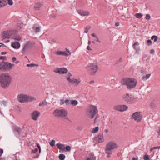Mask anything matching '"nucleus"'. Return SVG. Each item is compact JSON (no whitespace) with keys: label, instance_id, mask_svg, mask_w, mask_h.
<instances>
[{"label":"nucleus","instance_id":"nucleus-1","mask_svg":"<svg viewBox=\"0 0 160 160\" xmlns=\"http://www.w3.org/2000/svg\"><path fill=\"white\" fill-rule=\"evenodd\" d=\"M11 77L7 73L2 74L0 75V84L4 88H7L12 82Z\"/></svg>","mask_w":160,"mask_h":160},{"label":"nucleus","instance_id":"nucleus-2","mask_svg":"<svg viewBox=\"0 0 160 160\" xmlns=\"http://www.w3.org/2000/svg\"><path fill=\"white\" fill-rule=\"evenodd\" d=\"M122 85L126 86L129 89L134 88L137 84V81L133 78H126L123 79L121 81Z\"/></svg>","mask_w":160,"mask_h":160},{"label":"nucleus","instance_id":"nucleus-3","mask_svg":"<svg viewBox=\"0 0 160 160\" xmlns=\"http://www.w3.org/2000/svg\"><path fill=\"white\" fill-rule=\"evenodd\" d=\"M17 99L19 102L22 103L30 102L36 100V98L32 96H28L23 94L19 95L18 96Z\"/></svg>","mask_w":160,"mask_h":160},{"label":"nucleus","instance_id":"nucleus-4","mask_svg":"<svg viewBox=\"0 0 160 160\" xmlns=\"http://www.w3.org/2000/svg\"><path fill=\"white\" fill-rule=\"evenodd\" d=\"M117 147L118 145L115 142L110 141L106 144L105 150V152L108 154H111L112 153L113 150Z\"/></svg>","mask_w":160,"mask_h":160},{"label":"nucleus","instance_id":"nucleus-5","mask_svg":"<svg viewBox=\"0 0 160 160\" xmlns=\"http://www.w3.org/2000/svg\"><path fill=\"white\" fill-rule=\"evenodd\" d=\"M122 99L124 101L130 104H132L135 103L138 100L137 97L128 94H126L123 95L122 96Z\"/></svg>","mask_w":160,"mask_h":160},{"label":"nucleus","instance_id":"nucleus-6","mask_svg":"<svg viewBox=\"0 0 160 160\" xmlns=\"http://www.w3.org/2000/svg\"><path fill=\"white\" fill-rule=\"evenodd\" d=\"M98 65L95 63H90L87 66V70L91 75H94L98 71Z\"/></svg>","mask_w":160,"mask_h":160},{"label":"nucleus","instance_id":"nucleus-7","mask_svg":"<svg viewBox=\"0 0 160 160\" xmlns=\"http://www.w3.org/2000/svg\"><path fill=\"white\" fill-rule=\"evenodd\" d=\"M98 112V110L97 107L93 105H90L87 110L88 116L91 119L93 118Z\"/></svg>","mask_w":160,"mask_h":160},{"label":"nucleus","instance_id":"nucleus-8","mask_svg":"<svg viewBox=\"0 0 160 160\" xmlns=\"http://www.w3.org/2000/svg\"><path fill=\"white\" fill-rule=\"evenodd\" d=\"M14 65L7 62L2 61L0 62V70L2 71H7L11 70L12 67Z\"/></svg>","mask_w":160,"mask_h":160},{"label":"nucleus","instance_id":"nucleus-9","mask_svg":"<svg viewBox=\"0 0 160 160\" xmlns=\"http://www.w3.org/2000/svg\"><path fill=\"white\" fill-rule=\"evenodd\" d=\"M67 112L63 109H56L53 112V115L57 117H64L67 115Z\"/></svg>","mask_w":160,"mask_h":160},{"label":"nucleus","instance_id":"nucleus-10","mask_svg":"<svg viewBox=\"0 0 160 160\" xmlns=\"http://www.w3.org/2000/svg\"><path fill=\"white\" fill-rule=\"evenodd\" d=\"M35 43L32 41H29L27 42L24 45L22 50V53H25L28 52L30 49L32 48Z\"/></svg>","mask_w":160,"mask_h":160},{"label":"nucleus","instance_id":"nucleus-11","mask_svg":"<svg viewBox=\"0 0 160 160\" xmlns=\"http://www.w3.org/2000/svg\"><path fill=\"white\" fill-rule=\"evenodd\" d=\"M128 108V106L125 105H118L114 106L113 109L121 112H123L126 111Z\"/></svg>","mask_w":160,"mask_h":160},{"label":"nucleus","instance_id":"nucleus-12","mask_svg":"<svg viewBox=\"0 0 160 160\" xmlns=\"http://www.w3.org/2000/svg\"><path fill=\"white\" fill-rule=\"evenodd\" d=\"M72 75V74L70 73H68V77L67 78V79L70 83L72 84H74L76 86L78 85L81 82L80 79H76L73 78L71 79L70 77Z\"/></svg>","mask_w":160,"mask_h":160},{"label":"nucleus","instance_id":"nucleus-13","mask_svg":"<svg viewBox=\"0 0 160 160\" xmlns=\"http://www.w3.org/2000/svg\"><path fill=\"white\" fill-rule=\"evenodd\" d=\"M142 118V116L140 112H136L132 114L131 117V118L133 119L137 122H141Z\"/></svg>","mask_w":160,"mask_h":160},{"label":"nucleus","instance_id":"nucleus-14","mask_svg":"<svg viewBox=\"0 0 160 160\" xmlns=\"http://www.w3.org/2000/svg\"><path fill=\"white\" fill-rule=\"evenodd\" d=\"M13 33V32L12 30H8L3 32L2 34L3 39L9 38Z\"/></svg>","mask_w":160,"mask_h":160},{"label":"nucleus","instance_id":"nucleus-15","mask_svg":"<svg viewBox=\"0 0 160 160\" xmlns=\"http://www.w3.org/2000/svg\"><path fill=\"white\" fill-rule=\"evenodd\" d=\"M40 115V113L39 111H34L31 113L32 118L33 120L36 121L37 120Z\"/></svg>","mask_w":160,"mask_h":160},{"label":"nucleus","instance_id":"nucleus-16","mask_svg":"<svg viewBox=\"0 0 160 160\" xmlns=\"http://www.w3.org/2000/svg\"><path fill=\"white\" fill-rule=\"evenodd\" d=\"M97 139L98 142L101 143L104 141V139L103 138V135L102 133L98 135L97 137Z\"/></svg>","mask_w":160,"mask_h":160},{"label":"nucleus","instance_id":"nucleus-17","mask_svg":"<svg viewBox=\"0 0 160 160\" xmlns=\"http://www.w3.org/2000/svg\"><path fill=\"white\" fill-rule=\"evenodd\" d=\"M77 12L81 16H88L89 14V12L87 11H77Z\"/></svg>","mask_w":160,"mask_h":160},{"label":"nucleus","instance_id":"nucleus-18","mask_svg":"<svg viewBox=\"0 0 160 160\" xmlns=\"http://www.w3.org/2000/svg\"><path fill=\"white\" fill-rule=\"evenodd\" d=\"M33 29L34 30L35 33H37L40 32L41 29V27L38 26V24H34L32 27Z\"/></svg>","mask_w":160,"mask_h":160},{"label":"nucleus","instance_id":"nucleus-19","mask_svg":"<svg viewBox=\"0 0 160 160\" xmlns=\"http://www.w3.org/2000/svg\"><path fill=\"white\" fill-rule=\"evenodd\" d=\"M11 46L14 49H18L20 48V45L18 42H15L12 43Z\"/></svg>","mask_w":160,"mask_h":160},{"label":"nucleus","instance_id":"nucleus-20","mask_svg":"<svg viewBox=\"0 0 160 160\" xmlns=\"http://www.w3.org/2000/svg\"><path fill=\"white\" fill-rule=\"evenodd\" d=\"M57 148L61 150L65 151V145L61 143H57L56 144Z\"/></svg>","mask_w":160,"mask_h":160},{"label":"nucleus","instance_id":"nucleus-21","mask_svg":"<svg viewBox=\"0 0 160 160\" xmlns=\"http://www.w3.org/2000/svg\"><path fill=\"white\" fill-rule=\"evenodd\" d=\"M139 44L138 42H136L133 45V48L136 50V52L139 51L140 50L139 47Z\"/></svg>","mask_w":160,"mask_h":160},{"label":"nucleus","instance_id":"nucleus-22","mask_svg":"<svg viewBox=\"0 0 160 160\" xmlns=\"http://www.w3.org/2000/svg\"><path fill=\"white\" fill-rule=\"evenodd\" d=\"M68 72V69L65 68H60V74H63L66 73Z\"/></svg>","mask_w":160,"mask_h":160},{"label":"nucleus","instance_id":"nucleus-23","mask_svg":"<svg viewBox=\"0 0 160 160\" xmlns=\"http://www.w3.org/2000/svg\"><path fill=\"white\" fill-rule=\"evenodd\" d=\"M66 51H62V55L65 56H68L71 54L69 49H66Z\"/></svg>","mask_w":160,"mask_h":160},{"label":"nucleus","instance_id":"nucleus-24","mask_svg":"<svg viewBox=\"0 0 160 160\" xmlns=\"http://www.w3.org/2000/svg\"><path fill=\"white\" fill-rule=\"evenodd\" d=\"M151 76L150 74H147L145 75H144L142 78V80L143 81H145L148 79Z\"/></svg>","mask_w":160,"mask_h":160},{"label":"nucleus","instance_id":"nucleus-25","mask_svg":"<svg viewBox=\"0 0 160 160\" xmlns=\"http://www.w3.org/2000/svg\"><path fill=\"white\" fill-rule=\"evenodd\" d=\"M78 102L76 100H71L70 104L73 106H75L78 104Z\"/></svg>","mask_w":160,"mask_h":160},{"label":"nucleus","instance_id":"nucleus-26","mask_svg":"<svg viewBox=\"0 0 160 160\" xmlns=\"http://www.w3.org/2000/svg\"><path fill=\"white\" fill-rule=\"evenodd\" d=\"M7 4L6 1L4 0L0 1V7L4 6Z\"/></svg>","mask_w":160,"mask_h":160},{"label":"nucleus","instance_id":"nucleus-27","mask_svg":"<svg viewBox=\"0 0 160 160\" xmlns=\"http://www.w3.org/2000/svg\"><path fill=\"white\" fill-rule=\"evenodd\" d=\"M41 5L40 3H37L34 6V9L35 10H38L40 9Z\"/></svg>","mask_w":160,"mask_h":160},{"label":"nucleus","instance_id":"nucleus-28","mask_svg":"<svg viewBox=\"0 0 160 160\" xmlns=\"http://www.w3.org/2000/svg\"><path fill=\"white\" fill-rule=\"evenodd\" d=\"M14 130L19 133L21 131V128L19 127H16L14 128Z\"/></svg>","mask_w":160,"mask_h":160},{"label":"nucleus","instance_id":"nucleus-29","mask_svg":"<svg viewBox=\"0 0 160 160\" xmlns=\"http://www.w3.org/2000/svg\"><path fill=\"white\" fill-rule=\"evenodd\" d=\"M87 160H96V157L94 155H92L88 158Z\"/></svg>","mask_w":160,"mask_h":160},{"label":"nucleus","instance_id":"nucleus-30","mask_svg":"<svg viewBox=\"0 0 160 160\" xmlns=\"http://www.w3.org/2000/svg\"><path fill=\"white\" fill-rule=\"evenodd\" d=\"M47 104V102L45 101H44L41 102L39 103V106L41 107H43Z\"/></svg>","mask_w":160,"mask_h":160},{"label":"nucleus","instance_id":"nucleus-31","mask_svg":"<svg viewBox=\"0 0 160 160\" xmlns=\"http://www.w3.org/2000/svg\"><path fill=\"white\" fill-rule=\"evenodd\" d=\"M65 158V156L62 154H60L59 156V158L60 160H64Z\"/></svg>","mask_w":160,"mask_h":160},{"label":"nucleus","instance_id":"nucleus-32","mask_svg":"<svg viewBox=\"0 0 160 160\" xmlns=\"http://www.w3.org/2000/svg\"><path fill=\"white\" fill-rule=\"evenodd\" d=\"M13 39L15 40L20 41L21 40V38L19 36H16L13 37Z\"/></svg>","mask_w":160,"mask_h":160},{"label":"nucleus","instance_id":"nucleus-33","mask_svg":"<svg viewBox=\"0 0 160 160\" xmlns=\"http://www.w3.org/2000/svg\"><path fill=\"white\" fill-rule=\"evenodd\" d=\"M55 143V141L54 140H52L49 142V144L51 147L54 146Z\"/></svg>","mask_w":160,"mask_h":160},{"label":"nucleus","instance_id":"nucleus-34","mask_svg":"<svg viewBox=\"0 0 160 160\" xmlns=\"http://www.w3.org/2000/svg\"><path fill=\"white\" fill-rule=\"evenodd\" d=\"M91 27L89 26H87L85 28L84 32L86 33L88 32V30L90 29Z\"/></svg>","mask_w":160,"mask_h":160},{"label":"nucleus","instance_id":"nucleus-35","mask_svg":"<svg viewBox=\"0 0 160 160\" xmlns=\"http://www.w3.org/2000/svg\"><path fill=\"white\" fill-rule=\"evenodd\" d=\"M99 130V128L98 127H96L94 128L92 130V132L93 133L97 132Z\"/></svg>","mask_w":160,"mask_h":160},{"label":"nucleus","instance_id":"nucleus-36","mask_svg":"<svg viewBox=\"0 0 160 160\" xmlns=\"http://www.w3.org/2000/svg\"><path fill=\"white\" fill-rule=\"evenodd\" d=\"M151 39L152 40H154V42H155L158 40V38L156 36H153L151 37Z\"/></svg>","mask_w":160,"mask_h":160},{"label":"nucleus","instance_id":"nucleus-37","mask_svg":"<svg viewBox=\"0 0 160 160\" xmlns=\"http://www.w3.org/2000/svg\"><path fill=\"white\" fill-rule=\"evenodd\" d=\"M71 149V147L67 145L65 147V151H70Z\"/></svg>","mask_w":160,"mask_h":160},{"label":"nucleus","instance_id":"nucleus-38","mask_svg":"<svg viewBox=\"0 0 160 160\" xmlns=\"http://www.w3.org/2000/svg\"><path fill=\"white\" fill-rule=\"evenodd\" d=\"M135 16L137 18H140L142 17V15L141 13H136L135 14Z\"/></svg>","mask_w":160,"mask_h":160},{"label":"nucleus","instance_id":"nucleus-39","mask_svg":"<svg viewBox=\"0 0 160 160\" xmlns=\"http://www.w3.org/2000/svg\"><path fill=\"white\" fill-rule=\"evenodd\" d=\"M150 107L152 108H154L156 107V104L154 102H152L150 104Z\"/></svg>","mask_w":160,"mask_h":160},{"label":"nucleus","instance_id":"nucleus-40","mask_svg":"<svg viewBox=\"0 0 160 160\" xmlns=\"http://www.w3.org/2000/svg\"><path fill=\"white\" fill-rule=\"evenodd\" d=\"M70 100L68 99H66L65 100V103L67 105H69L70 104Z\"/></svg>","mask_w":160,"mask_h":160},{"label":"nucleus","instance_id":"nucleus-41","mask_svg":"<svg viewBox=\"0 0 160 160\" xmlns=\"http://www.w3.org/2000/svg\"><path fill=\"white\" fill-rule=\"evenodd\" d=\"M143 158L144 160H150L149 156L147 154L145 155L144 156Z\"/></svg>","mask_w":160,"mask_h":160},{"label":"nucleus","instance_id":"nucleus-42","mask_svg":"<svg viewBox=\"0 0 160 160\" xmlns=\"http://www.w3.org/2000/svg\"><path fill=\"white\" fill-rule=\"evenodd\" d=\"M54 72L56 73L60 74V68H57L54 70Z\"/></svg>","mask_w":160,"mask_h":160},{"label":"nucleus","instance_id":"nucleus-43","mask_svg":"<svg viewBox=\"0 0 160 160\" xmlns=\"http://www.w3.org/2000/svg\"><path fill=\"white\" fill-rule=\"evenodd\" d=\"M145 18L147 20H149L150 19L151 16L149 14H147Z\"/></svg>","mask_w":160,"mask_h":160},{"label":"nucleus","instance_id":"nucleus-44","mask_svg":"<svg viewBox=\"0 0 160 160\" xmlns=\"http://www.w3.org/2000/svg\"><path fill=\"white\" fill-rule=\"evenodd\" d=\"M57 55H62V51H58L55 53Z\"/></svg>","mask_w":160,"mask_h":160},{"label":"nucleus","instance_id":"nucleus-45","mask_svg":"<svg viewBox=\"0 0 160 160\" xmlns=\"http://www.w3.org/2000/svg\"><path fill=\"white\" fill-rule=\"evenodd\" d=\"M8 3L9 5H12L13 4V2L12 0H7Z\"/></svg>","mask_w":160,"mask_h":160},{"label":"nucleus","instance_id":"nucleus-46","mask_svg":"<svg viewBox=\"0 0 160 160\" xmlns=\"http://www.w3.org/2000/svg\"><path fill=\"white\" fill-rule=\"evenodd\" d=\"M147 42L148 46L150 45L152 43V41L150 39L147 40Z\"/></svg>","mask_w":160,"mask_h":160},{"label":"nucleus","instance_id":"nucleus-47","mask_svg":"<svg viewBox=\"0 0 160 160\" xmlns=\"http://www.w3.org/2000/svg\"><path fill=\"white\" fill-rule=\"evenodd\" d=\"M38 148H35L34 150H32L31 151V153H35L36 152H37L38 151Z\"/></svg>","mask_w":160,"mask_h":160},{"label":"nucleus","instance_id":"nucleus-48","mask_svg":"<svg viewBox=\"0 0 160 160\" xmlns=\"http://www.w3.org/2000/svg\"><path fill=\"white\" fill-rule=\"evenodd\" d=\"M65 103V100L63 99H61L60 101V104L61 105Z\"/></svg>","mask_w":160,"mask_h":160},{"label":"nucleus","instance_id":"nucleus-49","mask_svg":"<svg viewBox=\"0 0 160 160\" xmlns=\"http://www.w3.org/2000/svg\"><path fill=\"white\" fill-rule=\"evenodd\" d=\"M35 66V65L33 63L30 64H28L27 65V67H32Z\"/></svg>","mask_w":160,"mask_h":160},{"label":"nucleus","instance_id":"nucleus-50","mask_svg":"<svg viewBox=\"0 0 160 160\" xmlns=\"http://www.w3.org/2000/svg\"><path fill=\"white\" fill-rule=\"evenodd\" d=\"M6 59V58L5 56H0V59L2 60H5Z\"/></svg>","mask_w":160,"mask_h":160},{"label":"nucleus","instance_id":"nucleus-51","mask_svg":"<svg viewBox=\"0 0 160 160\" xmlns=\"http://www.w3.org/2000/svg\"><path fill=\"white\" fill-rule=\"evenodd\" d=\"M7 104V102L4 101H2V105H3L4 106H5Z\"/></svg>","mask_w":160,"mask_h":160},{"label":"nucleus","instance_id":"nucleus-52","mask_svg":"<svg viewBox=\"0 0 160 160\" xmlns=\"http://www.w3.org/2000/svg\"><path fill=\"white\" fill-rule=\"evenodd\" d=\"M17 60V59L16 57H13L12 60V62H14Z\"/></svg>","mask_w":160,"mask_h":160},{"label":"nucleus","instance_id":"nucleus-53","mask_svg":"<svg viewBox=\"0 0 160 160\" xmlns=\"http://www.w3.org/2000/svg\"><path fill=\"white\" fill-rule=\"evenodd\" d=\"M150 53L151 54H154V52H155V51H154V49H152L150 50Z\"/></svg>","mask_w":160,"mask_h":160},{"label":"nucleus","instance_id":"nucleus-54","mask_svg":"<svg viewBox=\"0 0 160 160\" xmlns=\"http://www.w3.org/2000/svg\"><path fill=\"white\" fill-rule=\"evenodd\" d=\"M91 35L92 37H95V38H97V36H96V34H95V33H93L92 34H91Z\"/></svg>","mask_w":160,"mask_h":160},{"label":"nucleus","instance_id":"nucleus-55","mask_svg":"<svg viewBox=\"0 0 160 160\" xmlns=\"http://www.w3.org/2000/svg\"><path fill=\"white\" fill-rule=\"evenodd\" d=\"M3 152V150L2 149H0V156H1Z\"/></svg>","mask_w":160,"mask_h":160},{"label":"nucleus","instance_id":"nucleus-56","mask_svg":"<svg viewBox=\"0 0 160 160\" xmlns=\"http://www.w3.org/2000/svg\"><path fill=\"white\" fill-rule=\"evenodd\" d=\"M94 82L93 80H92L89 82V83L90 84H93L94 83Z\"/></svg>","mask_w":160,"mask_h":160},{"label":"nucleus","instance_id":"nucleus-57","mask_svg":"<svg viewBox=\"0 0 160 160\" xmlns=\"http://www.w3.org/2000/svg\"><path fill=\"white\" fill-rule=\"evenodd\" d=\"M160 148V146L155 147L153 148V149H157Z\"/></svg>","mask_w":160,"mask_h":160},{"label":"nucleus","instance_id":"nucleus-58","mask_svg":"<svg viewBox=\"0 0 160 160\" xmlns=\"http://www.w3.org/2000/svg\"><path fill=\"white\" fill-rule=\"evenodd\" d=\"M115 25L116 27H118L119 25V23L118 22H116L115 23Z\"/></svg>","mask_w":160,"mask_h":160},{"label":"nucleus","instance_id":"nucleus-59","mask_svg":"<svg viewBox=\"0 0 160 160\" xmlns=\"http://www.w3.org/2000/svg\"><path fill=\"white\" fill-rule=\"evenodd\" d=\"M0 44H1V45H0V48L2 46L3 47H5L6 46L5 45L2 43H0Z\"/></svg>","mask_w":160,"mask_h":160},{"label":"nucleus","instance_id":"nucleus-60","mask_svg":"<svg viewBox=\"0 0 160 160\" xmlns=\"http://www.w3.org/2000/svg\"><path fill=\"white\" fill-rule=\"evenodd\" d=\"M6 53H7V52H1V54H2V55H5Z\"/></svg>","mask_w":160,"mask_h":160},{"label":"nucleus","instance_id":"nucleus-61","mask_svg":"<svg viewBox=\"0 0 160 160\" xmlns=\"http://www.w3.org/2000/svg\"><path fill=\"white\" fill-rule=\"evenodd\" d=\"M39 157V154H37L35 156L33 157L34 158H37Z\"/></svg>","mask_w":160,"mask_h":160},{"label":"nucleus","instance_id":"nucleus-62","mask_svg":"<svg viewBox=\"0 0 160 160\" xmlns=\"http://www.w3.org/2000/svg\"><path fill=\"white\" fill-rule=\"evenodd\" d=\"M87 48L88 50H91V49L90 48L89 46H87Z\"/></svg>","mask_w":160,"mask_h":160},{"label":"nucleus","instance_id":"nucleus-63","mask_svg":"<svg viewBox=\"0 0 160 160\" xmlns=\"http://www.w3.org/2000/svg\"><path fill=\"white\" fill-rule=\"evenodd\" d=\"M96 38L97 39V40H96L97 42H98L99 43H101V41H100L99 40L98 38L97 37V38Z\"/></svg>","mask_w":160,"mask_h":160},{"label":"nucleus","instance_id":"nucleus-64","mask_svg":"<svg viewBox=\"0 0 160 160\" xmlns=\"http://www.w3.org/2000/svg\"><path fill=\"white\" fill-rule=\"evenodd\" d=\"M122 58H121L119 59V60H118V62H122Z\"/></svg>","mask_w":160,"mask_h":160}]
</instances>
